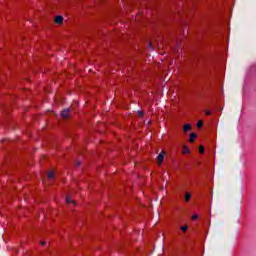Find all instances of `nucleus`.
I'll list each match as a JSON object with an SVG mask.
<instances>
[{
    "mask_svg": "<svg viewBox=\"0 0 256 256\" xmlns=\"http://www.w3.org/2000/svg\"><path fill=\"white\" fill-rule=\"evenodd\" d=\"M62 119H69L71 117V108H65L60 113Z\"/></svg>",
    "mask_w": 256,
    "mask_h": 256,
    "instance_id": "nucleus-1",
    "label": "nucleus"
},
{
    "mask_svg": "<svg viewBox=\"0 0 256 256\" xmlns=\"http://www.w3.org/2000/svg\"><path fill=\"white\" fill-rule=\"evenodd\" d=\"M165 151H162L158 156H157V160H158V165L161 166L163 165V161L165 159Z\"/></svg>",
    "mask_w": 256,
    "mask_h": 256,
    "instance_id": "nucleus-2",
    "label": "nucleus"
},
{
    "mask_svg": "<svg viewBox=\"0 0 256 256\" xmlns=\"http://www.w3.org/2000/svg\"><path fill=\"white\" fill-rule=\"evenodd\" d=\"M193 129V126H191V124H185L182 128V131L184 133H189V131H191Z\"/></svg>",
    "mask_w": 256,
    "mask_h": 256,
    "instance_id": "nucleus-3",
    "label": "nucleus"
},
{
    "mask_svg": "<svg viewBox=\"0 0 256 256\" xmlns=\"http://www.w3.org/2000/svg\"><path fill=\"white\" fill-rule=\"evenodd\" d=\"M54 22L57 25H61V23H63V16H56L55 19H54Z\"/></svg>",
    "mask_w": 256,
    "mask_h": 256,
    "instance_id": "nucleus-4",
    "label": "nucleus"
},
{
    "mask_svg": "<svg viewBox=\"0 0 256 256\" xmlns=\"http://www.w3.org/2000/svg\"><path fill=\"white\" fill-rule=\"evenodd\" d=\"M196 137H197V134H196V133H191V134H190L189 143H195Z\"/></svg>",
    "mask_w": 256,
    "mask_h": 256,
    "instance_id": "nucleus-5",
    "label": "nucleus"
},
{
    "mask_svg": "<svg viewBox=\"0 0 256 256\" xmlns=\"http://www.w3.org/2000/svg\"><path fill=\"white\" fill-rule=\"evenodd\" d=\"M182 153L184 155H189L191 153V151L189 150V148L187 146H183V151Z\"/></svg>",
    "mask_w": 256,
    "mask_h": 256,
    "instance_id": "nucleus-6",
    "label": "nucleus"
},
{
    "mask_svg": "<svg viewBox=\"0 0 256 256\" xmlns=\"http://www.w3.org/2000/svg\"><path fill=\"white\" fill-rule=\"evenodd\" d=\"M184 199H185L186 203H189V201H191V193H186L184 196Z\"/></svg>",
    "mask_w": 256,
    "mask_h": 256,
    "instance_id": "nucleus-7",
    "label": "nucleus"
},
{
    "mask_svg": "<svg viewBox=\"0 0 256 256\" xmlns=\"http://www.w3.org/2000/svg\"><path fill=\"white\" fill-rule=\"evenodd\" d=\"M180 229H181V231H183V233H186L187 229H189V226L184 225V226H181Z\"/></svg>",
    "mask_w": 256,
    "mask_h": 256,
    "instance_id": "nucleus-8",
    "label": "nucleus"
},
{
    "mask_svg": "<svg viewBox=\"0 0 256 256\" xmlns=\"http://www.w3.org/2000/svg\"><path fill=\"white\" fill-rule=\"evenodd\" d=\"M55 177V172L51 171L48 173V179H53Z\"/></svg>",
    "mask_w": 256,
    "mask_h": 256,
    "instance_id": "nucleus-9",
    "label": "nucleus"
},
{
    "mask_svg": "<svg viewBox=\"0 0 256 256\" xmlns=\"http://www.w3.org/2000/svg\"><path fill=\"white\" fill-rule=\"evenodd\" d=\"M196 125H197L198 129H201V127H203V121L199 120Z\"/></svg>",
    "mask_w": 256,
    "mask_h": 256,
    "instance_id": "nucleus-10",
    "label": "nucleus"
},
{
    "mask_svg": "<svg viewBox=\"0 0 256 256\" xmlns=\"http://www.w3.org/2000/svg\"><path fill=\"white\" fill-rule=\"evenodd\" d=\"M199 153H201V154L205 153V146L199 147Z\"/></svg>",
    "mask_w": 256,
    "mask_h": 256,
    "instance_id": "nucleus-11",
    "label": "nucleus"
},
{
    "mask_svg": "<svg viewBox=\"0 0 256 256\" xmlns=\"http://www.w3.org/2000/svg\"><path fill=\"white\" fill-rule=\"evenodd\" d=\"M66 202L68 204L73 203V205H75V202L73 200H71V198H69V197L66 198Z\"/></svg>",
    "mask_w": 256,
    "mask_h": 256,
    "instance_id": "nucleus-12",
    "label": "nucleus"
},
{
    "mask_svg": "<svg viewBox=\"0 0 256 256\" xmlns=\"http://www.w3.org/2000/svg\"><path fill=\"white\" fill-rule=\"evenodd\" d=\"M192 219H193V221L199 219V215H197V214L193 215V216H192Z\"/></svg>",
    "mask_w": 256,
    "mask_h": 256,
    "instance_id": "nucleus-13",
    "label": "nucleus"
},
{
    "mask_svg": "<svg viewBox=\"0 0 256 256\" xmlns=\"http://www.w3.org/2000/svg\"><path fill=\"white\" fill-rule=\"evenodd\" d=\"M139 117H143V111H138Z\"/></svg>",
    "mask_w": 256,
    "mask_h": 256,
    "instance_id": "nucleus-14",
    "label": "nucleus"
},
{
    "mask_svg": "<svg viewBox=\"0 0 256 256\" xmlns=\"http://www.w3.org/2000/svg\"><path fill=\"white\" fill-rule=\"evenodd\" d=\"M81 165V161H76V167H79Z\"/></svg>",
    "mask_w": 256,
    "mask_h": 256,
    "instance_id": "nucleus-15",
    "label": "nucleus"
},
{
    "mask_svg": "<svg viewBox=\"0 0 256 256\" xmlns=\"http://www.w3.org/2000/svg\"><path fill=\"white\" fill-rule=\"evenodd\" d=\"M205 115H211V111L206 110Z\"/></svg>",
    "mask_w": 256,
    "mask_h": 256,
    "instance_id": "nucleus-16",
    "label": "nucleus"
},
{
    "mask_svg": "<svg viewBox=\"0 0 256 256\" xmlns=\"http://www.w3.org/2000/svg\"><path fill=\"white\" fill-rule=\"evenodd\" d=\"M42 245H47V242H42Z\"/></svg>",
    "mask_w": 256,
    "mask_h": 256,
    "instance_id": "nucleus-17",
    "label": "nucleus"
},
{
    "mask_svg": "<svg viewBox=\"0 0 256 256\" xmlns=\"http://www.w3.org/2000/svg\"><path fill=\"white\" fill-rule=\"evenodd\" d=\"M152 45H153V44L150 42V43H149V47H152Z\"/></svg>",
    "mask_w": 256,
    "mask_h": 256,
    "instance_id": "nucleus-18",
    "label": "nucleus"
}]
</instances>
